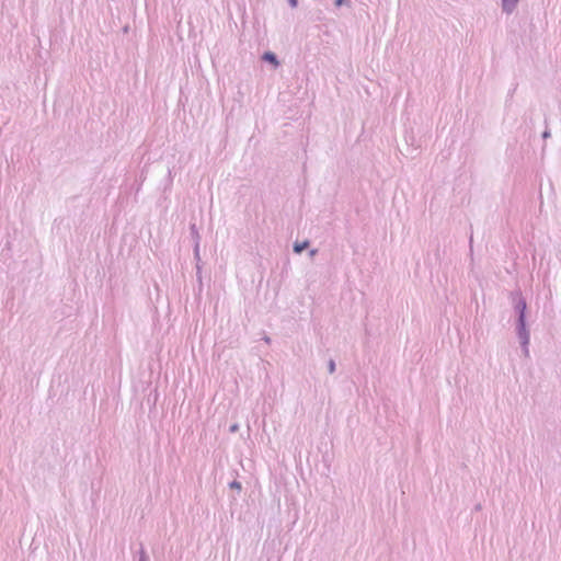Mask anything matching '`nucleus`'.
<instances>
[{
    "label": "nucleus",
    "mask_w": 561,
    "mask_h": 561,
    "mask_svg": "<svg viewBox=\"0 0 561 561\" xmlns=\"http://www.w3.org/2000/svg\"><path fill=\"white\" fill-rule=\"evenodd\" d=\"M264 341H265L267 344H270V343H271V337H270V336H265V337H264Z\"/></svg>",
    "instance_id": "18"
},
{
    "label": "nucleus",
    "mask_w": 561,
    "mask_h": 561,
    "mask_svg": "<svg viewBox=\"0 0 561 561\" xmlns=\"http://www.w3.org/2000/svg\"><path fill=\"white\" fill-rule=\"evenodd\" d=\"M334 4L337 8H340L342 5L351 7L352 5V1L351 0H334Z\"/></svg>",
    "instance_id": "12"
},
{
    "label": "nucleus",
    "mask_w": 561,
    "mask_h": 561,
    "mask_svg": "<svg viewBox=\"0 0 561 561\" xmlns=\"http://www.w3.org/2000/svg\"><path fill=\"white\" fill-rule=\"evenodd\" d=\"M138 556V561H150L149 556L147 554L142 545H140Z\"/></svg>",
    "instance_id": "9"
},
{
    "label": "nucleus",
    "mask_w": 561,
    "mask_h": 561,
    "mask_svg": "<svg viewBox=\"0 0 561 561\" xmlns=\"http://www.w3.org/2000/svg\"><path fill=\"white\" fill-rule=\"evenodd\" d=\"M193 254H194V260L196 261V264H201L202 259H201V253H199V245L194 244Z\"/></svg>",
    "instance_id": "10"
},
{
    "label": "nucleus",
    "mask_w": 561,
    "mask_h": 561,
    "mask_svg": "<svg viewBox=\"0 0 561 561\" xmlns=\"http://www.w3.org/2000/svg\"><path fill=\"white\" fill-rule=\"evenodd\" d=\"M229 488L232 489V490H237L238 492H240L242 490V484L241 482H239L238 480H233L229 483Z\"/></svg>",
    "instance_id": "11"
},
{
    "label": "nucleus",
    "mask_w": 561,
    "mask_h": 561,
    "mask_svg": "<svg viewBox=\"0 0 561 561\" xmlns=\"http://www.w3.org/2000/svg\"><path fill=\"white\" fill-rule=\"evenodd\" d=\"M550 136H551V133H550V130H549V129H545V130L542 131V134H541V137H542L543 139H547V138H549Z\"/></svg>",
    "instance_id": "16"
},
{
    "label": "nucleus",
    "mask_w": 561,
    "mask_h": 561,
    "mask_svg": "<svg viewBox=\"0 0 561 561\" xmlns=\"http://www.w3.org/2000/svg\"><path fill=\"white\" fill-rule=\"evenodd\" d=\"M519 0H501L502 11L506 14H512Z\"/></svg>",
    "instance_id": "5"
},
{
    "label": "nucleus",
    "mask_w": 561,
    "mask_h": 561,
    "mask_svg": "<svg viewBox=\"0 0 561 561\" xmlns=\"http://www.w3.org/2000/svg\"><path fill=\"white\" fill-rule=\"evenodd\" d=\"M516 335L519 340L520 348L525 357L529 356V343H530V332L529 330L516 331Z\"/></svg>",
    "instance_id": "2"
},
{
    "label": "nucleus",
    "mask_w": 561,
    "mask_h": 561,
    "mask_svg": "<svg viewBox=\"0 0 561 561\" xmlns=\"http://www.w3.org/2000/svg\"><path fill=\"white\" fill-rule=\"evenodd\" d=\"M190 234H191V238L193 240V243L199 245V243H201V234L198 232L196 224H194V222L190 224Z\"/></svg>",
    "instance_id": "7"
},
{
    "label": "nucleus",
    "mask_w": 561,
    "mask_h": 561,
    "mask_svg": "<svg viewBox=\"0 0 561 561\" xmlns=\"http://www.w3.org/2000/svg\"><path fill=\"white\" fill-rule=\"evenodd\" d=\"M310 245V241L309 240H304L301 242L299 241H296L293 245V251L294 253L296 254H301L306 249H308Z\"/></svg>",
    "instance_id": "6"
},
{
    "label": "nucleus",
    "mask_w": 561,
    "mask_h": 561,
    "mask_svg": "<svg viewBox=\"0 0 561 561\" xmlns=\"http://www.w3.org/2000/svg\"><path fill=\"white\" fill-rule=\"evenodd\" d=\"M514 312L516 314L515 331L529 330L527 324V301L520 290L511 293Z\"/></svg>",
    "instance_id": "1"
},
{
    "label": "nucleus",
    "mask_w": 561,
    "mask_h": 561,
    "mask_svg": "<svg viewBox=\"0 0 561 561\" xmlns=\"http://www.w3.org/2000/svg\"><path fill=\"white\" fill-rule=\"evenodd\" d=\"M239 431V424L238 423H233L229 426V432L230 433H237Z\"/></svg>",
    "instance_id": "14"
},
{
    "label": "nucleus",
    "mask_w": 561,
    "mask_h": 561,
    "mask_svg": "<svg viewBox=\"0 0 561 561\" xmlns=\"http://www.w3.org/2000/svg\"><path fill=\"white\" fill-rule=\"evenodd\" d=\"M335 369H336L335 360L333 358H330L328 362V370L330 374H333V373H335Z\"/></svg>",
    "instance_id": "13"
},
{
    "label": "nucleus",
    "mask_w": 561,
    "mask_h": 561,
    "mask_svg": "<svg viewBox=\"0 0 561 561\" xmlns=\"http://www.w3.org/2000/svg\"><path fill=\"white\" fill-rule=\"evenodd\" d=\"M196 279L198 282V293L203 290V279H202V265L196 264Z\"/></svg>",
    "instance_id": "8"
},
{
    "label": "nucleus",
    "mask_w": 561,
    "mask_h": 561,
    "mask_svg": "<svg viewBox=\"0 0 561 561\" xmlns=\"http://www.w3.org/2000/svg\"><path fill=\"white\" fill-rule=\"evenodd\" d=\"M317 253H318V249H311V250L309 251V256H310V257H313V256H316V255H317Z\"/></svg>",
    "instance_id": "17"
},
{
    "label": "nucleus",
    "mask_w": 561,
    "mask_h": 561,
    "mask_svg": "<svg viewBox=\"0 0 561 561\" xmlns=\"http://www.w3.org/2000/svg\"><path fill=\"white\" fill-rule=\"evenodd\" d=\"M405 141L408 145V153L411 154L412 158H414V153H416V151L419 150L420 145L416 144L415 137L412 134L405 135Z\"/></svg>",
    "instance_id": "3"
},
{
    "label": "nucleus",
    "mask_w": 561,
    "mask_h": 561,
    "mask_svg": "<svg viewBox=\"0 0 561 561\" xmlns=\"http://www.w3.org/2000/svg\"><path fill=\"white\" fill-rule=\"evenodd\" d=\"M290 8L295 9L298 7V0H287Z\"/></svg>",
    "instance_id": "15"
},
{
    "label": "nucleus",
    "mask_w": 561,
    "mask_h": 561,
    "mask_svg": "<svg viewBox=\"0 0 561 561\" xmlns=\"http://www.w3.org/2000/svg\"><path fill=\"white\" fill-rule=\"evenodd\" d=\"M480 508H481V505H480V504L476 505V510H477V511H478V510H480Z\"/></svg>",
    "instance_id": "19"
},
{
    "label": "nucleus",
    "mask_w": 561,
    "mask_h": 561,
    "mask_svg": "<svg viewBox=\"0 0 561 561\" xmlns=\"http://www.w3.org/2000/svg\"><path fill=\"white\" fill-rule=\"evenodd\" d=\"M261 59L264 62L272 65L274 68H277L280 65L277 55L271 50L264 51Z\"/></svg>",
    "instance_id": "4"
}]
</instances>
